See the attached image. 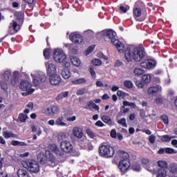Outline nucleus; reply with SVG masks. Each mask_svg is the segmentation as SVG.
Segmentation results:
<instances>
[{"label":"nucleus","instance_id":"de8ad7c7","mask_svg":"<svg viewBox=\"0 0 177 177\" xmlns=\"http://www.w3.org/2000/svg\"><path fill=\"white\" fill-rule=\"evenodd\" d=\"M43 55L45 59H49V57H50V49L45 48L44 50Z\"/></svg>","mask_w":177,"mask_h":177},{"label":"nucleus","instance_id":"5fc2aeb1","mask_svg":"<svg viewBox=\"0 0 177 177\" xmlns=\"http://www.w3.org/2000/svg\"><path fill=\"white\" fill-rule=\"evenodd\" d=\"M64 118H66V120H67V118H68L70 115H73V112L72 111H70V110L64 111Z\"/></svg>","mask_w":177,"mask_h":177},{"label":"nucleus","instance_id":"6e6d98bb","mask_svg":"<svg viewBox=\"0 0 177 177\" xmlns=\"http://www.w3.org/2000/svg\"><path fill=\"white\" fill-rule=\"evenodd\" d=\"M68 52L72 55H77L78 53V50L72 46V47H71V49H69Z\"/></svg>","mask_w":177,"mask_h":177},{"label":"nucleus","instance_id":"6ab92c4d","mask_svg":"<svg viewBox=\"0 0 177 177\" xmlns=\"http://www.w3.org/2000/svg\"><path fill=\"white\" fill-rule=\"evenodd\" d=\"M72 132L73 133V136H75V138H77V139H81L82 138V136H84V133L82 132V129H81V127H74Z\"/></svg>","mask_w":177,"mask_h":177},{"label":"nucleus","instance_id":"9d476101","mask_svg":"<svg viewBox=\"0 0 177 177\" xmlns=\"http://www.w3.org/2000/svg\"><path fill=\"white\" fill-rule=\"evenodd\" d=\"M20 24H17V21L13 20L9 25L8 35H15L20 31Z\"/></svg>","mask_w":177,"mask_h":177},{"label":"nucleus","instance_id":"e433bc0d","mask_svg":"<svg viewBox=\"0 0 177 177\" xmlns=\"http://www.w3.org/2000/svg\"><path fill=\"white\" fill-rule=\"evenodd\" d=\"M28 116L24 113H19L18 116V120H19L20 122H26Z\"/></svg>","mask_w":177,"mask_h":177},{"label":"nucleus","instance_id":"f8f14e48","mask_svg":"<svg viewBox=\"0 0 177 177\" xmlns=\"http://www.w3.org/2000/svg\"><path fill=\"white\" fill-rule=\"evenodd\" d=\"M34 86H39L41 84L46 81V75L44 73L37 74L32 79Z\"/></svg>","mask_w":177,"mask_h":177},{"label":"nucleus","instance_id":"0e129e2a","mask_svg":"<svg viewBox=\"0 0 177 177\" xmlns=\"http://www.w3.org/2000/svg\"><path fill=\"white\" fill-rule=\"evenodd\" d=\"M76 120H77L76 116H72V117L66 118V120L69 121L71 122H73V121H75Z\"/></svg>","mask_w":177,"mask_h":177},{"label":"nucleus","instance_id":"e2e57ef3","mask_svg":"<svg viewBox=\"0 0 177 177\" xmlns=\"http://www.w3.org/2000/svg\"><path fill=\"white\" fill-rule=\"evenodd\" d=\"M131 102L128 101H124L123 102V106H122L121 109H125L127 106H130Z\"/></svg>","mask_w":177,"mask_h":177},{"label":"nucleus","instance_id":"ddd939ff","mask_svg":"<svg viewBox=\"0 0 177 177\" xmlns=\"http://www.w3.org/2000/svg\"><path fill=\"white\" fill-rule=\"evenodd\" d=\"M60 147L63 153H67L68 154L73 151V145L68 140H63L60 143Z\"/></svg>","mask_w":177,"mask_h":177},{"label":"nucleus","instance_id":"0eeeda50","mask_svg":"<svg viewBox=\"0 0 177 177\" xmlns=\"http://www.w3.org/2000/svg\"><path fill=\"white\" fill-rule=\"evenodd\" d=\"M53 59L57 63H63L65 67L70 66V64L67 62V55H66L63 50L60 48L54 50Z\"/></svg>","mask_w":177,"mask_h":177},{"label":"nucleus","instance_id":"9b49d317","mask_svg":"<svg viewBox=\"0 0 177 177\" xmlns=\"http://www.w3.org/2000/svg\"><path fill=\"white\" fill-rule=\"evenodd\" d=\"M140 66L146 70H154L157 66V62L154 59H147L142 62Z\"/></svg>","mask_w":177,"mask_h":177},{"label":"nucleus","instance_id":"a18cd8bd","mask_svg":"<svg viewBox=\"0 0 177 177\" xmlns=\"http://www.w3.org/2000/svg\"><path fill=\"white\" fill-rule=\"evenodd\" d=\"M123 85L125 86V88H128L129 89H131L133 87V83H132L131 80L124 81Z\"/></svg>","mask_w":177,"mask_h":177},{"label":"nucleus","instance_id":"cd10ccee","mask_svg":"<svg viewBox=\"0 0 177 177\" xmlns=\"http://www.w3.org/2000/svg\"><path fill=\"white\" fill-rule=\"evenodd\" d=\"M87 105L89 110H92V109H94V110H96V111H99V110H100L99 106L95 104L92 100L88 101Z\"/></svg>","mask_w":177,"mask_h":177},{"label":"nucleus","instance_id":"13d9d810","mask_svg":"<svg viewBox=\"0 0 177 177\" xmlns=\"http://www.w3.org/2000/svg\"><path fill=\"white\" fill-rule=\"evenodd\" d=\"M95 50V47L94 46H89L87 50H86V56H88V55L92 53V52H93V50Z\"/></svg>","mask_w":177,"mask_h":177},{"label":"nucleus","instance_id":"2f4dec72","mask_svg":"<svg viewBox=\"0 0 177 177\" xmlns=\"http://www.w3.org/2000/svg\"><path fill=\"white\" fill-rule=\"evenodd\" d=\"M3 136L5 139H9V138H17V135L13 132H9L8 131H3Z\"/></svg>","mask_w":177,"mask_h":177},{"label":"nucleus","instance_id":"1a4fd4ad","mask_svg":"<svg viewBox=\"0 0 177 177\" xmlns=\"http://www.w3.org/2000/svg\"><path fill=\"white\" fill-rule=\"evenodd\" d=\"M32 85L30 82L27 80H22L20 84L19 88H21V91H26V93H22V96H27V95H31V93H34L33 88H31Z\"/></svg>","mask_w":177,"mask_h":177},{"label":"nucleus","instance_id":"2eb2a0df","mask_svg":"<svg viewBox=\"0 0 177 177\" xmlns=\"http://www.w3.org/2000/svg\"><path fill=\"white\" fill-rule=\"evenodd\" d=\"M48 147L49 150H50V151L53 153H55L56 156H59L60 157L64 156V153L62 151V150L59 149L56 144H50L48 145Z\"/></svg>","mask_w":177,"mask_h":177},{"label":"nucleus","instance_id":"774afa93","mask_svg":"<svg viewBox=\"0 0 177 177\" xmlns=\"http://www.w3.org/2000/svg\"><path fill=\"white\" fill-rule=\"evenodd\" d=\"M142 132L146 133V135H151V131H150L149 129H143L142 130Z\"/></svg>","mask_w":177,"mask_h":177},{"label":"nucleus","instance_id":"a878e982","mask_svg":"<svg viewBox=\"0 0 177 177\" xmlns=\"http://www.w3.org/2000/svg\"><path fill=\"white\" fill-rule=\"evenodd\" d=\"M17 176L18 177H31V176H30V174H28V171L23 169H19L17 171Z\"/></svg>","mask_w":177,"mask_h":177},{"label":"nucleus","instance_id":"f257e3e1","mask_svg":"<svg viewBox=\"0 0 177 177\" xmlns=\"http://www.w3.org/2000/svg\"><path fill=\"white\" fill-rule=\"evenodd\" d=\"M124 57L127 63L132 62L133 59L134 62H141L146 57V50L143 46L136 47L133 50L127 48L124 50Z\"/></svg>","mask_w":177,"mask_h":177},{"label":"nucleus","instance_id":"7c9ffc66","mask_svg":"<svg viewBox=\"0 0 177 177\" xmlns=\"http://www.w3.org/2000/svg\"><path fill=\"white\" fill-rule=\"evenodd\" d=\"M101 120H102L103 122L107 124L108 125H113V120H111V118H110V116L109 115H102Z\"/></svg>","mask_w":177,"mask_h":177},{"label":"nucleus","instance_id":"412c9836","mask_svg":"<svg viewBox=\"0 0 177 177\" xmlns=\"http://www.w3.org/2000/svg\"><path fill=\"white\" fill-rule=\"evenodd\" d=\"M159 91L160 87L158 86L149 87L147 90L148 95H151V96H156Z\"/></svg>","mask_w":177,"mask_h":177},{"label":"nucleus","instance_id":"bb28decb","mask_svg":"<svg viewBox=\"0 0 177 177\" xmlns=\"http://www.w3.org/2000/svg\"><path fill=\"white\" fill-rule=\"evenodd\" d=\"M141 80L145 85H147V84H150V82H151V75L149 74H145L142 76Z\"/></svg>","mask_w":177,"mask_h":177},{"label":"nucleus","instance_id":"f704fd0d","mask_svg":"<svg viewBox=\"0 0 177 177\" xmlns=\"http://www.w3.org/2000/svg\"><path fill=\"white\" fill-rule=\"evenodd\" d=\"M141 162H142V165H146V168L149 171H150V172H152V171H153V169H150V165H149V159H147V158H142L141 160Z\"/></svg>","mask_w":177,"mask_h":177},{"label":"nucleus","instance_id":"7ed1b4c3","mask_svg":"<svg viewBox=\"0 0 177 177\" xmlns=\"http://www.w3.org/2000/svg\"><path fill=\"white\" fill-rule=\"evenodd\" d=\"M117 33L113 30L109 29L103 32L104 39L108 42H111L113 46L116 47L119 53H124L125 50V45L122 44L118 39L115 38Z\"/></svg>","mask_w":177,"mask_h":177},{"label":"nucleus","instance_id":"052dcab7","mask_svg":"<svg viewBox=\"0 0 177 177\" xmlns=\"http://www.w3.org/2000/svg\"><path fill=\"white\" fill-rule=\"evenodd\" d=\"M111 137L113 138H117V131L115 129L111 131Z\"/></svg>","mask_w":177,"mask_h":177},{"label":"nucleus","instance_id":"3c124183","mask_svg":"<svg viewBox=\"0 0 177 177\" xmlns=\"http://www.w3.org/2000/svg\"><path fill=\"white\" fill-rule=\"evenodd\" d=\"M129 10V7H125L124 6H120L119 8V12L120 13H127Z\"/></svg>","mask_w":177,"mask_h":177},{"label":"nucleus","instance_id":"393cba45","mask_svg":"<svg viewBox=\"0 0 177 177\" xmlns=\"http://www.w3.org/2000/svg\"><path fill=\"white\" fill-rule=\"evenodd\" d=\"M71 62L75 67H80L81 66V60L76 56H71Z\"/></svg>","mask_w":177,"mask_h":177},{"label":"nucleus","instance_id":"49530a36","mask_svg":"<svg viewBox=\"0 0 177 177\" xmlns=\"http://www.w3.org/2000/svg\"><path fill=\"white\" fill-rule=\"evenodd\" d=\"M85 93H86V88H80L76 92L77 96H82V95H85Z\"/></svg>","mask_w":177,"mask_h":177},{"label":"nucleus","instance_id":"8fccbe9b","mask_svg":"<svg viewBox=\"0 0 177 177\" xmlns=\"http://www.w3.org/2000/svg\"><path fill=\"white\" fill-rule=\"evenodd\" d=\"M57 139L58 140H64V139H67V133L63 132L59 133Z\"/></svg>","mask_w":177,"mask_h":177},{"label":"nucleus","instance_id":"a19ab883","mask_svg":"<svg viewBox=\"0 0 177 177\" xmlns=\"http://www.w3.org/2000/svg\"><path fill=\"white\" fill-rule=\"evenodd\" d=\"M86 133L88 135V138H90V139H95V138H96L95 133H93V131H92L91 129L89 128L86 129Z\"/></svg>","mask_w":177,"mask_h":177},{"label":"nucleus","instance_id":"4468645a","mask_svg":"<svg viewBox=\"0 0 177 177\" xmlns=\"http://www.w3.org/2000/svg\"><path fill=\"white\" fill-rule=\"evenodd\" d=\"M46 73L48 77L57 74V66L56 64L52 62L48 63L46 67Z\"/></svg>","mask_w":177,"mask_h":177},{"label":"nucleus","instance_id":"473e14b6","mask_svg":"<svg viewBox=\"0 0 177 177\" xmlns=\"http://www.w3.org/2000/svg\"><path fill=\"white\" fill-rule=\"evenodd\" d=\"M117 96L119 97V100H124L127 96H129V94L119 90L117 91Z\"/></svg>","mask_w":177,"mask_h":177},{"label":"nucleus","instance_id":"5701e85b","mask_svg":"<svg viewBox=\"0 0 177 177\" xmlns=\"http://www.w3.org/2000/svg\"><path fill=\"white\" fill-rule=\"evenodd\" d=\"M61 75L62 77L64 78V80H68V78L71 77V72L68 68H64L62 69Z\"/></svg>","mask_w":177,"mask_h":177},{"label":"nucleus","instance_id":"20e7f679","mask_svg":"<svg viewBox=\"0 0 177 177\" xmlns=\"http://www.w3.org/2000/svg\"><path fill=\"white\" fill-rule=\"evenodd\" d=\"M133 17L137 21H145L147 17L146 5L140 0L137 1L133 8Z\"/></svg>","mask_w":177,"mask_h":177},{"label":"nucleus","instance_id":"680f3d73","mask_svg":"<svg viewBox=\"0 0 177 177\" xmlns=\"http://www.w3.org/2000/svg\"><path fill=\"white\" fill-rule=\"evenodd\" d=\"M95 127H104V124L101 120H97L95 123Z\"/></svg>","mask_w":177,"mask_h":177},{"label":"nucleus","instance_id":"423d86ee","mask_svg":"<svg viewBox=\"0 0 177 177\" xmlns=\"http://www.w3.org/2000/svg\"><path fill=\"white\" fill-rule=\"evenodd\" d=\"M121 158L122 159L120 160L118 165V168H119L121 175H125L131 167L129 154L127 152H122Z\"/></svg>","mask_w":177,"mask_h":177},{"label":"nucleus","instance_id":"f3484780","mask_svg":"<svg viewBox=\"0 0 177 177\" xmlns=\"http://www.w3.org/2000/svg\"><path fill=\"white\" fill-rule=\"evenodd\" d=\"M69 38L71 41L76 45H80V44H82V41H84V37L80 34L71 35Z\"/></svg>","mask_w":177,"mask_h":177},{"label":"nucleus","instance_id":"c03bdc74","mask_svg":"<svg viewBox=\"0 0 177 177\" xmlns=\"http://www.w3.org/2000/svg\"><path fill=\"white\" fill-rule=\"evenodd\" d=\"M165 153H166V154H176L177 151H175V149L171 147H167L165 148Z\"/></svg>","mask_w":177,"mask_h":177},{"label":"nucleus","instance_id":"6e6552de","mask_svg":"<svg viewBox=\"0 0 177 177\" xmlns=\"http://www.w3.org/2000/svg\"><path fill=\"white\" fill-rule=\"evenodd\" d=\"M23 166L31 174H38L39 172V164L35 160L30 159L24 162Z\"/></svg>","mask_w":177,"mask_h":177},{"label":"nucleus","instance_id":"c756f323","mask_svg":"<svg viewBox=\"0 0 177 177\" xmlns=\"http://www.w3.org/2000/svg\"><path fill=\"white\" fill-rule=\"evenodd\" d=\"M158 167L160 168L158 169H165L167 171L168 168V163L164 160H158Z\"/></svg>","mask_w":177,"mask_h":177},{"label":"nucleus","instance_id":"864d4df0","mask_svg":"<svg viewBox=\"0 0 177 177\" xmlns=\"http://www.w3.org/2000/svg\"><path fill=\"white\" fill-rule=\"evenodd\" d=\"M92 64L93 66H102V61L99 59H93Z\"/></svg>","mask_w":177,"mask_h":177},{"label":"nucleus","instance_id":"aec40b11","mask_svg":"<svg viewBox=\"0 0 177 177\" xmlns=\"http://www.w3.org/2000/svg\"><path fill=\"white\" fill-rule=\"evenodd\" d=\"M60 108L57 105H53L47 109V113L48 115H54V114H57L59 113Z\"/></svg>","mask_w":177,"mask_h":177},{"label":"nucleus","instance_id":"39448f33","mask_svg":"<svg viewBox=\"0 0 177 177\" xmlns=\"http://www.w3.org/2000/svg\"><path fill=\"white\" fill-rule=\"evenodd\" d=\"M98 153L102 158H113L114 154H115V151L111 145L102 142L100 145Z\"/></svg>","mask_w":177,"mask_h":177},{"label":"nucleus","instance_id":"4be33fe9","mask_svg":"<svg viewBox=\"0 0 177 177\" xmlns=\"http://www.w3.org/2000/svg\"><path fill=\"white\" fill-rule=\"evenodd\" d=\"M86 82L87 81L85 77H80L71 81V84H73V85H83L86 84Z\"/></svg>","mask_w":177,"mask_h":177},{"label":"nucleus","instance_id":"a211bd4d","mask_svg":"<svg viewBox=\"0 0 177 177\" xmlns=\"http://www.w3.org/2000/svg\"><path fill=\"white\" fill-rule=\"evenodd\" d=\"M46 162L49 167H52L53 168L57 165V160H56V158L52 153H49L48 156L47 157Z\"/></svg>","mask_w":177,"mask_h":177},{"label":"nucleus","instance_id":"dca6fc26","mask_svg":"<svg viewBox=\"0 0 177 177\" xmlns=\"http://www.w3.org/2000/svg\"><path fill=\"white\" fill-rule=\"evenodd\" d=\"M48 77L50 84H51V85H59V84L62 82V77H60V75L57 73H56L55 75H51Z\"/></svg>","mask_w":177,"mask_h":177},{"label":"nucleus","instance_id":"338daca9","mask_svg":"<svg viewBox=\"0 0 177 177\" xmlns=\"http://www.w3.org/2000/svg\"><path fill=\"white\" fill-rule=\"evenodd\" d=\"M26 107H28L29 110H32L34 109V103L28 102V104L26 105Z\"/></svg>","mask_w":177,"mask_h":177},{"label":"nucleus","instance_id":"4c0bfd02","mask_svg":"<svg viewBox=\"0 0 177 177\" xmlns=\"http://www.w3.org/2000/svg\"><path fill=\"white\" fill-rule=\"evenodd\" d=\"M133 73L136 75H143L145 74V70L140 68H136L133 71Z\"/></svg>","mask_w":177,"mask_h":177},{"label":"nucleus","instance_id":"58836bf2","mask_svg":"<svg viewBox=\"0 0 177 177\" xmlns=\"http://www.w3.org/2000/svg\"><path fill=\"white\" fill-rule=\"evenodd\" d=\"M55 125H59L60 127H66V124L63 122V117H59L55 121Z\"/></svg>","mask_w":177,"mask_h":177},{"label":"nucleus","instance_id":"ea45409f","mask_svg":"<svg viewBox=\"0 0 177 177\" xmlns=\"http://www.w3.org/2000/svg\"><path fill=\"white\" fill-rule=\"evenodd\" d=\"M160 120L166 125H168V124H169V118H168V115L165 114H163L160 116Z\"/></svg>","mask_w":177,"mask_h":177},{"label":"nucleus","instance_id":"b1692460","mask_svg":"<svg viewBox=\"0 0 177 177\" xmlns=\"http://www.w3.org/2000/svg\"><path fill=\"white\" fill-rule=\"evenodd\" d=\"M167 169L170 174H177V164L176 163H170L167 166Z\"/></svg>","mask_w":177,"mask_h":177},{"label":"nucleus","instance_id":"c85d7f7f","mask_svg":"<svg viewBox=\"0 0 177 177\" xmlns=\"http://www.w3.org/2000/svg\"><path fill=\"white\" fill-rule=\"evenodd\" d=\"M47 158H46V156H45L44 153H40L37 156L38 161H39L40 164L42 165L46 164Z\"/></svg>","mask_w":177,"mask_h":177},{"label":"nucleus","instance_id":"69168bd1","mask_svg":"<svg viewBox=\"0 0 177 177\" xmlns=\"http://www.w3.org/2000/svg\"><path fill=\"white\" fill-rule=\"evenodd\" d=\"M129 118L130 121H133V120H135L136 118V114H135L134 113H131L129 115Z\"/></svg>","mask_w":177,"mask_h":177},{"label":"nucleus","instance_id":"c9c22d12","mask_svg":"<svg viewBox=\"0 0 177 177\" xmlns=\"http://www.w3.org/2000/svg\"><path fill=\"white\" fill-rule=\"evenodd\" d=\"M131 168L133 171H136V172H140L142 167H140V165L139 163L135 162L133 163Z\"/></svg>","mask_w":177,"mask_h":177},{"label":"nucleus","instance_id":"37998d69","mask_svg":"<svg viewBox=\"0 0 177 177\" xmlns=\"http://www.w3.org/2000/svg\"><path fill=\"white\" fill-rule=\"evenodd\" d=\"M145 85H146L142 80L136 81V86L139 89H143L145 88Z\"/></svg>","mask_w":177,"mask_h":177},{"label":"nucleus","instance_id":"f03ea898","mask_svg":"<svg viewBox=\"0 0 177 177\" xmlns=\"http://www.w3.org/2000/svg\"><path fill=\"white\" fill-rule=\"evenodd\" d=\"M19 71H14L12 73L10 71H5L3 73V80L4 82H0V86L3 91H6L8 89V85H12V86H16L19 84Z\"/></svg>","mask_w":177,"mask_h":177},{"label":"nucleus","instance_id":"603ef678","mask_svg":"<svg viewBox=\"0 0 177 177\" xmlns=\"http://www.w3.org/2000/svg\"><path fill=\"white\" fill-rule=\"evenodd\" d=\"M118 124L122 125V127H127V119L122 118L120 120H118Z\"/></svg>","mask_w":177,"mask_h":177},{"label":"nucleus","instance_id":"09e8293b","mask_svg":"<svg viewBox=\"0 0 177 177\" xmlns=\"http://www.w3.org/2000/svg\"><path fill=\"white\" fill-rule=\"evenodd\" d=\"M67 96H68V91H64L58 95L57 99L60 100V99H64V97H67Z\"/></svg>","mask_w":177,"mask_h":177},{"label":"nucleus","instance_id":"4d7b16f0","mask_svg":"<svg viewBox=\"0 0 177 177\" xmlns=\"http://www.w3.org/2000/svg\"><path fill=\"white\" fill-rule=\"evenodd\" d=\"M161 139L162 142H171V137L168 135L162 136Z\"/></svg>","mask_w":177,"mask_h":177},{"label":"nucleus","instance_id":"79ce46f5","mask_svg":"<svg viewBox=\"0 0 177 177\" xmlns=\"http://www.w3.org/2000/svg\"><path fill=\"white\" fill-rule=\"evenodd\" d=\"M88 71L91 74V78H93V80H96V72H95V68L93 66H90Z\"/></svg>","mask_w":177,"mask_h":177},{"label":"nucleus","instance_id":"72a5a7b5","mask_svg":"<svg viewBox=\"0 0 177 177\" xmlns=\"http://www.w3.org/2000/svg\"><path fill=\"white\" fill-rule=\"evenodd\" d=\"M16 17L17 20H19V24H23V23H24V15L22 12H17Z\"/></svg>","mask_w":177,"mask_h":177},{"label":"nucleus","instance_id":"bf43d9fd","mask_svg":"<svg viewBox=\"0 0 177 177\" xmlns=\"http://www.w3.org/2000/svg\"><path fill=\"white\" fill-rule=\"evenodd\" d=\"M149 142L151 143V145H154L156 143V137L154 135H151L149 137Z\"/></svg>","mask_w":177,"mask_h":177}]
</instances>
